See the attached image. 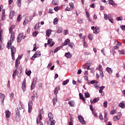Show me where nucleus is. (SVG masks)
<instances>
[{
	"instance_id": "18",
	"label": "nucleus",
	"mask_w": 125,
	"mask_h": 125,
	"mask_svg": "<svg viewBox=\"0 0 125 125\" xmlns=\"http://www.w3.org/2000/svg\"><path fill=\"white\" fill-rule=\"evenodd\" d=\"M5 115L6 118H10V115H11V113L9 111H6Z\"/></svg>"
},
{
	"instance_id": "62",
	"label": "nucleus",
	"mask_w": 125,
	"mask_h": 125,
	"mask_svg": "<svg viewBox=\"0 0 125 125\" xmlns=\"http://www.w3.org/2000/svg\"><path fill=\"white\" fill-rule=\"evenodd\" d=\"M72 9L70 7H67L66 9H65V11H70V10H71Z\"/></svg>"
},
{
	"instance_id": "30",
	"label": "nucleus",
	"mask_w": 125,
	"mask_h": 125,
	"mask_svg": "<svg viewBox=\"0 0 125 125\" xmlns=\"http://www.w3.org/2000/svg\"><path fill=\"white\" fill-rule=\"evenodd\" d=\"M27 19H28V18H26V19L23 21V25H26V24H27V23H29L30 22H31V20H27Z\"/></svg>"
},
{
	"instance_id": "35",
	"label": "nucleus",
	"mask_w": 125,
	"mask_h": 125,
	"mask_svg": "<svg viewBox=\"0 0 125 125\" xmlns=\"http://www.w3.org/2000/svg\"><path fill=\"white\" fill-rule=\"evenodd\" d=\"M3 17H4V18H5V12L4 11L3 12V13L2 14V18H1V20L2 21H4V19H3Z\"/></svg>"
},
{
	"instance_id": "10",
	"label": "nucleus",
	"mask_w": 125,
	"mask_h": 125,
	"mask_svg": "<svg viewBox=\"0 0 125 125\" xmlns=\"http://www.w3.org/2000/svg\"><path fill=\"white\" fill-rule=\"evenodd\" d=\"M20 64V62H19V58H18L16 60L15 62V67L16 69H18V67H19V64Z\"/></svg>"
},
{
	"instance_id": "41",
	"label": "nucleus",
	"mask_w": 125,
	"mask_h": 125,
	"mask_svg": "<svg viewBox=\"0 0 125 125\" xmlns=\"http://www.w3.org/2000/svg\"><path fill=\"white\" fill-rule=\"evenodd\" d=\"M104 19L105 20H108V15L107 14H104Z\"/></svg>"
},
{
	"instance_id": "6",
	"label": "nucleus",
	"mask_w": 125,
	"mask_h": 125,
	"mask_svg": "<svg viewBox=\"0 0 125 125\" xmlns=\"http://www.w3.org/2000/svg\"><path fill=\"white\" fill-rule=\"evenodd\" d=\"M79 121L82 124V125H85V121L83 119V117L82 116V115H79L78 116Z\"/></svg>"
},
{
	"instance_id": "19",
	"label": "nucleus",
	"mask_w": 125,
	"mask_h": 125,
	"mask_svg": "<svg viewBox=\"0 0 125 125\" xmlns=\"http://www.w3.org/2000/svg\"><path fill=\"white\" fill-rule=\"evenodd\" d=\"M34 56L37 58V57H40L41 56V52L40 51H37L36 52Z\"/></svg>"
},
{
	"instance_id": "54",
	"label": "nucleus",
	"mask_w": 125,
	"mask_h": 125,
	"mask_svg": "<svg viewBox=\"0 0 125 125\" xmlns=\"http://www.w3.org/2000/svg\"><path fill=\"white\" fill-rule=\"evenodd\" d=\"M89 107L90 109L91 110V111H92V112H93V111H94V108H93L92 104H90Z\"/></svg>"
},
{
	"instance_id": "33",
	"label": "nucleus",
	"mask_w": 125,
	"mask_h": 125,
	"mask_svg": "<svg viewBox=\"0 0 125 125\" xmlns=\"http://www.w3.org/2000/svg\"><path fill=\"white\" fill-rule=\"evenodd\" d=\"M119 107H120L121 108H124L125 107V104L123 103H120L119 104Z\"/></svg>"
},
{
	"instance_id": "45",
	"label": "nucleus",
	"mask_w": 125,
	"mask_h": 125,
	"mask_svg": "<svg viewBox=\"0 0 125 125\" xmlns=\"http://www.w3.org/2000/svg\"><path fill=\"white\" fill-rule=\"evenodd\" d=\"M21 73H22V71H21V69H20V70L19 71H18L17 72V76L18 77H20V76H19V75H20V74H21Z\"/></svg>"
},
{
	"instance_id": "5",
	"label": "nucleus",
	"mask_w": 125,
	"mask_h": 125,
	"mask_svg": "<svg viewBox=\"0 0 125 125\" xmlns=\"http://www.w3.org/2000/svg\"><path fill=\"white\" fill-rule=\"evenodd\" d=\"M37 81H38V78H35L33 79V82L32 83L31 86V90H33L36 86V84H37Z\"/></svg>"
},
{
	"instance_id": "40",
	"label": "nucleus",
	"mask_w": 125,
	"mask_h": 125,
	"mask_svg": "<svg viewBox=\"0 0 125 125\" xmlns=\"http://www.w3.org/2000/svg\"><path fill=\"white\" fill-rule=\"evenodd\" d=\"M38 34H39V32H38V31L33 32V37H37V35H38Z\"/></svg>"
},
{
	"instance_id": "47",
	"label": "nucleus",
	"mask_w": 125,
	"mask_h": 125,
	"mask_svg": "<svg viewBox=\"0 0 125 125\" xmlns=\"http://www.w3.org/2000/svg\"><path fill=\"white\" fill-rule=\"evenodd\" d=\"M115 43H117V45H119V46H121L122 45V43L119 42L117 40H115Z\"/></svg>"
},
{
	"instance_id": "23",
	"label": "nucleus",
	"mask_w": 125,
	"mask_h": 125,
	"mask_svg": "<svg viewBox=\"0 0 125 125\" xmlns=\"http://www.w3.org/2000/svg\"><path fill=\"white\" fill-rule=\"evenodd\" d=\"M52 3L54 5H58L59 4L58 0H53Z\"/></svg>"
},
{
	"instance_id": "27",
	"label": "nucleus",
	"mask_w": 125,
	"mask_h": 125,
	"mask_svg": "<svg viewBox=\"0 0 125 125\" xmlns=\"http://www.w3.org/2000/svg\"><path fill=\"white\" fill-rule=\"evenodd\" d=\"M57 102V98H55L53 99V106H55Z\"/></svg>"
},
{
	"instance_id": "25",
	"label": "nucleus",
	"mask_w": 125,
	"mask_h": 125,
	"mask_svg": "<svg viewBox=\"0 0 125 125\" xmlns=\"http://www.w3.org/2000/svg\"><path fill=\"white\" fill-rule=\"evenodd\" d=\"M80 98L82 99L83 101H85V98L83 97V95L82 93L79 94Z\"/></svg>"
},
{
	"instance_id": "53",
	"label": "nucleus",
	"mask_w": 125,
	"mask_h": 125,
	"mask_svg": "<svg viewBox=\"0 0 125 125\" xmlns=\"http://www.w3.org/2000/svg\"><path fill=\"white\" fill-rule=\"evenodd\" d=\"M113 121H119V117L118 116H115L113 117Z\"/></svg>"
},
{
	"instance_id": "60",
	"label": "nucleus",
	"mask_w": 125,
	"mask_h": 125,
	"mask_svg": "<svg viewBox=\"0 0 125 125\" xmlns=\"http://www.w3.org/2000/svg\"><path fill=\"white\" fill-rule=\"evenodd\" d=\"M81 74H82V69H79L77 72V74L81 75Z\"/></svg>"
},
{
	"instance_id": "13",
	"label": "nucleus",
	"mask_w": 125,
	"mask_h": 125,
	"mask_svg": "<svg viewBox=\"0 0 125 125\" xmlns=\"http://www.w3.org/2000/svg\"><path fill=\"white\" fill-rule=\"evenodd\" d=\"M110 4L111 5H113V6H114V7H117V4L116 3L114 2V1L113 0H108Z\"/></svg>"
},
{
	"instance_id": "63",
	"label": "nucleus",
	"mask_w": 125,
	"mask_h": 125,
	"mask_svg": "<svg viewBox=\"0 0 125 125\" xmlns=\"http://www.w3.org/2000/svg\"><path fill=\"white\" fill-rule=\"evenodd\" d=\"M99 119L100 120H103V116H102V114H100Z\"/></svg>"
},
{
	"instance_id": "42",
	"label": "nucleus",
	"mask_w": 125,
	"mask_h": 125,
	"mask_svg": "<svg viewBox=\"0 0 125 125\" xmlns=\"http://www.w3.org/2000/svg\"><path fill=\"white\" fill-rule=\"evenodd\" d=\"M25 73H26L27 76H30L32 72L31 71V70H29L28 71H26Z\"/></svg>"
},
{
	"instance_id": "64",
	"label": "nucleus",
	"mask_w": 125,
	"mask_h": 125,
	"mask_svg": "<svg viewBox=\"0 0 125 125\" xmlns=\"http://www.w3.org/2000/svg\"><path fill=\"white\" fill-rule=\"evenodd\" d=\"M84 79L85 81H88V76H84Z\"/></svg>"
},
{
	"instance_id": "58",
	"label": "nucleus",
	"mask_w": 125,
	"mask_h": 125,
	"mask_svg": "<svg viewBox=\"0 0 125 125\" xmlns=\"http://www.w3.org/2000/svg\"><path fill=\"white\" fill-rule=\"evenodd\" d=\"M64 36H66V35H68L69 34V32H68V30H64Z\"/></svg>"
},
{
	"instance_id": "50",
	"label": "nucleus",
	"mask_w": 125,
	"mask_h": 125,
	"mask_svg": "<svg viewBox=\"0 0 125 125\" xmlns=\"http://www.w3.org/2000/svg\"><path fill=\"white\" fill-rule=\"evenodd\" d=\"M107 101H105L104 102V107L105 108H107Z\"/></svg>"
},
{
	"instance_id": "2",
	"label": "nucleus",
	"mask_w": 125,
	"mask_h": 125,
	"mask_svg": "<svg viewBox=\"0 0 125 125\" xmlns=\"http://www.w3.org/2000/svg\"><path fill=\"white\" fill-rule=\"evenodd\" d=\"M42 110L40 111V113L39 115L38 118H37V124L39 125H43L42 122H41L42 118Z\"/></svg>"
},
{
	"instance_id": "3",
	"label": "nucleus",
	"mask_w": 125,
	"mask_h": 125,
	"mask_svg": "<svg viewBox=\"0 0 125 125\" xmlns=\"http://www.w3.org/2000/svg\"><path fill=\"white\" fill-rule=\"evenodd\" d=\"M11 56L13 60H15V54L16 53V48L15 47L11 46Z\"/></svg>"
},
{
	"instance_id": "44",
	"label": "nucleus",
	"mask_w": 125,
	"mask_h": 125,
	"mask_svg": "<svg viewBox=\"0 0 125 125\" xmlns=\"http://www.w3.org/2000/svg\"><path fill=\"white\" fill-rule=\"evenodd\" d=\"M17 41L18 42H20L21 41H22V38H21V37H19V36H18Z\"/></svg>"
},
{
	"instance_id": "36",
	"label": "nucleus",
	"mask_w": 125,
	"mask_h": 125,
	"mask_svg": "<svg viewBox=\"0 0 125 125\" xmlns=\"http://www.w3.org/2000/svg\"><path fill=\"white\" fill-rule=\"evenodd\" d=\"M17 72V69L14 71V73L13 74L12 77L13 79H15V76H16V72Z\"/></svg>"
},
{
	"instance_id": "38",
	"label": "nucleus",
	"mask_w": 125,
	"mask_h": 125,
	"mask_svg": "<svg viewBox=\"0 0 125 125\" xmlns=\"http://www.w3.org/2000/svg\"><path fill=\"white\" fill-rule=\"evenodd\" d=\"M88 39L91 41H92V40H93V36L92 35V34H89L88 35Z\"/></svg>"
},
{
	"instance_id": "55",
	"label": "nucleus",
	"mask_w": 125,
	"mask_h": 125,
	"mask_svg": "<svg viewBox=\"0 0 125 125\" xmlns=\"http://www.w3.org/2000/svg\"><path fill=\"white\" fill-rule=\"evenodd\" d=\"M85 12H86V15L87 16V18H89V13H88V12H87V11H85Z\"/></svg>"
},
{
	"instance_id": "48",
	"label": "nucleus",
	"mask_w": 125,
	"mask_h": 125,
	"mask_svg": "<svg viewBox=\"0 0 125 125\" xmlns=\"http://www.w3.org/2000/svg\"><path fill=\"white\" fill-rule=\"evenodd\" d=\"M90 83H91L92 84H93V83H98V82H97L95 80H93L91 81L90 82Z\"/></svg>"
},
{
	"instance_id": "31",
	"label": "nucleus",
	"mask_w": 125,
	"mask_h": 125,
	"mask_svg": "<svg viewBox=\"0 0 125 125\" xmlns=\"http://www.w3.org/2000/svg\"><path fill=\"white\" fill-rule=\"evenodd\" d=\"M22 0H17V4L19 7L21 6V1Z\"/></svg>"
},
{
	"instance_id": "57",
	"label": "nucleus",
	"mask_w": 125,
	"mask_h": 125,
	"mask_svg": "<svg viewBox=\"0 0 125 125\" xmlns=\"http://www.w3.org/2000/svg\"><path fill=\"white\" fill-rule=\"evenodd\" d=\"M59 6H57L56 7L54 8V10L55 11H58V10H59Z\"/></svg>"
},
{
	"instance_id": "37",
	"label": "nucleus",
	"mask_w": 125,
	"mask_h": 125,
	"mask_svg": "<svg viewBox=\"0 0 125 125\" xmlns=\"http://www.w3.org/2000/svg\"><path fill=\"white\" fill-rule=\"evenodd\" d=\"M62 31H63V29L62 28L60 27L57 30V33H58V34H60V33H61L62 32Z\"/></svg>"
},
{
	"instance_id": "49",
	"label": "nucleus",
	"mask_w": 125,
	"mask_h": 125,
	"mask_svg": "<svg viewBox=\"0 0 125 125\" xmlns=\"http://www.w3.org/2000/svg\"><path fill=\"white\" fill-rule=\"evenodd\" d=\"M69 6H70V8H74V3L71 2V3H69Z\"/></svg>"
},
{
	"instance_id": "28",
	"label": "nucleus",
	"mask_w": 125,
	"mask_h": 125,
	"mask_svg": "<svg viewBox=\"0 0 125 125\" xmlns=\"http://www.w3.org/2000/svg\"><path fill=\"white\" fill-rule=\"evenodd\" d=\"M69 81H70V80L69 79H67L66 80L62 82L63 85H66V84H67V83H69Z\"/></svg>"
},
{
	"instance_id": "16",
	"label": "nucleus",
	"mask_w": 125,
	"mask_h": 125,
	"mask_svg": "<svg viewBox=\"0 0 125 125\" xmlns=\"http://www.w3.org/2000/svg\"><path fill=\"white\" fill-rule=\"evenodd\" d=\"M68 104L71 107H75V101H70L68 102Z\"/></svg>"
},
{
	"instance_id": "14",
	"label": "nucleus",
	"mask_w": 125,
	"mask_h": 125,
	"mask_svg": "<svg viewBox=\"0 0 125 125\" xmlns=\"http://www.w3.org/2000/svg\"><path fill=\"white\" fill-rule=\"evenodd\" d=\"M106 71H107V72L108 73V74H109L110 75H111V74H112V73H113V70H112V69L109 67H107L105 68Z\"/></svg>"
},
{
	"instance_id": "21",
	"label": "nucleus",
	"mask_w": 125,
	"mask_h": 125,
	"mask_svg": "<svg viewBox=\"0 0 125 125\" xmlns=\"http://www.w3.org/2000/svg\"><path fill=\"white\" fill-rule=\"evenodd\" d=\"M70 42V39H67L63 43V46H64V45H67V44H68V43Z\"/></svg>"
},
{
	"instance_id": "20",
	"label": "nucleus",
	"mask_w": 125,
	"mask_h": 125,
	"mask_svg": "<svg viewBox=\"0 0 125 125\" xmlns=\"http://www.w3.org/2000/svg\"><path fill=\"white\" fill-rule=\"evenodd\" d=\"M48 118H49V121H51V120H53V115H52V113H48Z\"/></svg>"
},
{
	"instance_id": "15",
	"label": "nucleus",
	"mask_w": 125,
	"mask_h": 125,
	"mask_svg": "<svg viewBox=\"0 0 125 125\" xmlns=\"http://www.w3.org/2000/svg\"><path fill=\"white\" fill-rule=\"evenodd\" d=\"M98 101H99V97L95 98L93 100V101H91V100H90L91 104H93V103H96V102H98Z\"/></svg>"
},
{
	"instance_id": "46",
	"label": "nucleus",
	"mask_w": 125,
	"mask_h": 125,
	"mask_svg": "<svg viewBox=\"0 0 125 125\" xmlns=\"http://www.w3.org/2000/svg\"><path fill=\"white\" fill-rule=\"evenodd\" d=\"M116 113H117V111L115 110H113L110 111L111 115H114V114H116Z\"/></svg>"
},
{
	"instance_id": "8",
	"label": "nucleus",
	"mask_w": 125,
	"mask_h": 125,
	"mask_svg": "<svg viewBox=\"0 0 125 125\" xmlns=\"http://www.w3.org/2000/svg\"><path fill=\"white\" fill-rule=\"evenodd\" d=\"M21 88L23 91H26V80L25 79L22 82Z\"/></svg>"
},
{
	"instance_id": "26",
	"label": "nucleus",
	"mask_w": 125,
	"mask_h": 125,
	"mask_svg": "<svg viewBox=\"0 0 125 125\" xmlns=\"http://www.w3.org/2000/svg\"><path fill=\"white\" fill-rule=\"evenodd\" d=\"M62 47H63V46L57 47L55 49L54 51V53H56V52H57V51H58V50H59L61 48H62Z\"/></svg>"
},
{
	"instance_id": "29",
	"label": "nucleus",
	"mask_w": 125,
	"mask_h": 125,
	"mask_svg": "<svg viewBox=\"0 0 125 125\" xmlns=\"http://www.w3.org/2000/svg\"><path fill=\"white\" fill-rule=\"evenodd\" d=\"M22 19V16L21 15H19L18 16V18H17V21L18 22H20L21 21V20Z\"/></svg>"
},
{
	"instance_id": "12",
	"label": "nucleus",
	"mask_w": 125,
	"mask_h": 125,
	"mask_svg": "<svg viewBox=\"0 0 125 125\" xmlns=\"http://www.w3.org/2000/svg\"><path fill=\"white\" fill-rule=\"evenodd\" d=\"M0 98L1 100L2 105H3V102L4 101V98H5V97L4 96V95L1 93H0Z\"/></svg>"
},
{
	"instance_id": "51",
	"label": "nucleus",
	"mask_w": 125,
	"mask_h": 125,
	"mask_svg": "<svg viewBox=\"0 0 125 125\" xmlns=\"http://www.w3.org/2000/svg\"><path fill=\"white\" fill-rule=\"evenodd\" d=\"M51 122V125H55V121H53V120H51V121H50Z\"/></svg>"
},
{
	"instance_id": "39",
	"label": "nucleus",
	"mask_w": 125,
	"mask_h": 125,
	"mask_svg": "<svg viewBox=\"0 0 125 125\" xmlns=\"http://www.w3.org/2000/svg\"><path fill=\"white\" fill-rule=\"evenodd\" d=\"M119 52L120 53V54H123L124 55H125V50H122L121 51L119 50Z\"/></svg>"
},
{
	"instance_id": "9",
	"label": "nucleus",
	"mask_w": 125,
	"mask_h": 125,
	"mask_svg": "<svg viewBox=\"0 0 125 125\" xmlns=\"http://www.w3.org/2000/svg\"><path fill=\"white\" fill-rule=\"evenodd\" d=\"M54 43H55V42L52 41V39H49L47 41V44H50V47H52V46L54 45Z\"/></svg>"
},
{
	"instance_id": "59",
	"label": "nucleus",
	"mask_w": 125,
	"mask_h": 125,
	"mask_svg": "<svg viewBox=\"0 0 125 125\" xmlns=\"http://www.w3.org/2000/svg\"><path fill=\"white\" fill-rule=\"evenodd\" d=\"M120 27L123 31H125V25H121Z\"/></svg>"
},
{
	"instance_id": "22",
	"label": "nucleus",
	"mask_w": 125,
	"mask_h": 125,
	"mask_svg": "<svg viewBox=\"0 0 125 125\" xmlns=\"http://www.w3.org/2000/svg\"><path fill=\"white\" fill-rule=\"evenodd\" d=\"M50 34H51V30L48 29L46 31V36H47L48 37H49L50 36Z\"/></svg>"
},
{
	"instance_id": "4",
	"label": "nucleus",
	"mask_w": 125,
	"mask_h": 125,
	"mask_svg": "<svg viewBox=\"0 0 125 125\" xmlns=\"http://www.w3.org/2000/svg\"><path fill=\"white\" fill-rule=\"evenodd\" d=\"M16 120L17 122H20L21 117H20V111L18 108H16Z\"/></svg>"
},
{
	"instance_id": "24",
	"label": "nucleus",
	"mask_w": 125,
	"mask_h": 125,
	"mask_svg": "<svg viewBox=\"0 0 125 125\" xmlns=\"http://www.w3.org/2000/svg\"><path fill=\"white\" fill-rule=\"evenodd\" d=\"M60 90V87H56L55 89V91H54V93L55 94V95H56V94H57V93H58V91Z\"/></svg>"
},
{
	"instance_id": "11",
	"label": "nucleus",
	"mask_w": 125,
	"mask_h": 125,
	"mask_svg": "<svg viewBox=\"0 0 125 125\" xmlns=\"http://www.w3.org/2000/svg\"><path fill=\"white\" fill-rule=\"evenodd\" d=\"M14 15H15V12L14 11H12L9 14V19H12L13 17H14Z\"/></svg>"
},
{
	"instance_id": "17",
	"label": "nucleus",
	"mask_w": 125,
	"mask_h": 125,
	"mask_svg": "<svg viewBox=\"0 0 125 125\" xmlns=\"http://www.w3.org/2000/svg\"><path fill=\"white\" fill-rule=\"evenodd\" d=\"M65 56L67 58H71L72 57V54L70 52H67L65 54Z\"/></svg>"
},
{
	"instance_id": "61",
	"label": "nucleus",
	"mask_w": 125,
	"mask_h": 125,
	"mask_svg": "<svg viewBox=\"0 0 125 125\" xmlns=\"http://www.w3.org/2000/svg\"><path fill=\"white\" fill-rule=\"evenodd\" d=\"M34 29L35 31H37V30H39V26L37 25V24L35 25Z\"/></svg>"
},
{
	"instance_id": "32",
	"label": "nucleus",
	"mask_w": 125,
	"mask_h": 125,
	"mask_svg": "<svg viewBox=\"0 0 125 125\" xmlns=\"http://www.w3.org/2000/svg\"><path fill=\"white\" fill-rule=\"evenodd\" d=\"M53 22H54V25L57 24V23H58V18H56L55 19H54Z\"/></svg>"
},
{
	"instance_id": "52",
	"label": "nucleus",
	"mask_w": 125,
	"mask_h": 125,
	"mask_svg": "<svg viewBox=\"0 0 125 125\" xmlns=\"http://www.w3.org/2000/svg\"><path fill=\"white\" fill-rule=\"evenodd\" d=\"M23 35H24V33H21L19 34L18 37H19L20 38H21L22 39V38H23Z\"/></svg>"
},
{
	"instance_id": "43",
	"label": "nucleus",
	"mask_w": 125,
	"mask_h": 125,
	"mask_svg": "<svg viewBox=\"0 0 125 125\" xmlns=\"http://www.w3.org/2000/svg\"><path fill=\"white\" fill-rule=\"evenodd\" d=\"M68 45H69V46H70V47H71V48H73V46H74V43L69 42L68 43Z\"/></svg>"
},
{
	"instance_id": "56",
	"label": "nucleus",
	"mask_w": 125,
	"mask_h": 125,
	"mask_svg": "<svg viewBox=\"0 0 125 125\" xmlns=\"http://www.w3.org/2000/svg\"><path fill=\"white\" fill-rule=\"evenodd\" d=\"M14 96V94L13 93H11L10 94V97L11 99H12L13 98V97Z\"/></svg>"
},
{
	"instance_id": "34",
	"label": "nucleus",
	"mask_w": 125,
	"mask_h": 125,
	"mask_svg": "<svg viewBox=\"0 0 125 125\" xmlns=\"http://www.w3.org/2000/svg\"><path fill=\"white\" fill-rule=\"evenodd\" d=\"M84 96L85 98H89V97H90V95H89V93H88V92H87L84 93Z\"/></svg>"
},
{
	"instance_id": "7",
	"label": "nucleus",
	"mask_w": 125,
	"mask_h": 125,
	"mask_svg": "<svg viewBox=\"0 0 125 125\" xmlns=\"http://www.w3.org/2000/svg\"><path fill=\"white\" fill-rule=\"evenodd\" d=\"M32 107H33V102L32 101H30L28 102V112L31 113V111L32 110Z\"/></svg>"
},
{
	"instance_id": "1",
	"label": "nucleus",
	"mask_w": 125,
	"mask_h": 125,
	"mask_svg": "<svg viewBox=\"0 0 125 125\" xmlns=\"http://www.w3.org/2000/svg\"><path fill=\"white\" fill-rule=\"evenodd\" d=\"M15 26L14 25H12L9 28V34H11V38L10 41H9L7 42V48L8 49H10V46H11L12 42H14V40H15V33L14 31H13V29H14Z\"/></svg>"
}]
</instances>
